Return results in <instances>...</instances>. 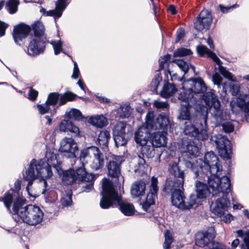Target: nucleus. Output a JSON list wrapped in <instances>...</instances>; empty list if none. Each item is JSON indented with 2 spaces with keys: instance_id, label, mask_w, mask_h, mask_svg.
<instances>
[{
  "instance_id": "nucleus-1",
  "label": "nucleus",
  "mask_w": 249,
  "mask_h": 249,
  "mask_svg": "<svg viewBox=\"0 0 249 249\" xmlns=\"http://www.w3.org/2000/svg\"><path fill=\"white\" fill-rule=\"evenodd\" d=\"M102 197L100 205L103 209H107L117 202L121 212L125 215L130 216L134 213L133 205L129 203L123 201L115 191L112 183L107 179L103 180L102 184Z\"/></svg>"
},
{
  "instance_id": "nucleus-2",
  "label": "nucleus",
  "mask_w": 249,
  "mask_h": 249,
  "mask_svg": "<svg viewBox=\"0 0 249 249\" xmlns=\"http://www.w3.org/2000/svg\"><path fill=\"white\" fill-rule=\"evenodd\" d=\"M51 167L42 160L37 162L35 160H33L28 169L23 175L24 178L28 181L27 190L29 189V186L32 184L33 181L37 177L42 178L51 177L53 174Z\"/></svg>"
},
{
  "instance_id": "nucleus-3",
  "label": "nucleus",
  "mask_w": 249,
  "mask_h": 249,
  "mask_svg": "<svg viewBox=\"0 0 249 249\" xmlns=\"http://www.w3.org/2000/svg\"><path fill=\"white\" fill-rule=\"evenodd\" d=\"M80 160L83 164H89L96 171L102 169L105 164L103 154L94 146L83 149L80 152Z\"/></svg>"
},
{
  "instance_id": "nucleus-4",
  "label": "nucleus",
  "mask_w": 249,
  "mask_h": 249,
  "mask_svg": "<svg viewBox=\"0 0 249 249\" xmlns=\"http://www.w3.org/2000/svg\"><path fill=\"white\" fill-rule=\"evenodd\" d=\"M220 172L216 174H202L201 177L205 180L207 179L209 187L212 190L213 195L222 194L223 195L229 193L231 191V183L229 178L223 176L220 178L218 176Z\"/></svg>"
},
{
  "instance_id": "nucleus-5",
  "label": "nucleus",
  "mask_w": 249,
  "mask_h": 249,
  "mask_svg": "<svg viewBox=\"0 0 249 249\" xmlns=\"http://www.w3.org/2000/svg\"><path fill=\"white\" fill-rule=\"evenodd\" d=\"M203 99L209 107V112L212 116L218 123L229 118L227 112L221 108L220 102L217 95L213 91L205 92Z\"/></svg>"
},
{
  "instance_id": "nucleus-6",
  "label": "nucleus",
  "mask_w": 249,
  "mask_h": 249,
  "mask_svg": "<svg viewBox=\"0 0 249 249\" xmlns=\"http://www.w3.org/2000/svg\"><path fill=\"white\" fill-rule=\"evenodd\" d=\"M43 213L37 206L29 205L21 208L18 212V217L21 220L30 225H36L43 220Z\"/></svg>"
},
{
  "instance_id": "nucleus-7",
  "label": "nucleus",
  "mask_w": 249,
  "mask_h": 249,
  "mask_svg": "<svg viewBox=\"0 0 249 249\" xmlns=\"http://www.w3.org/2000/svg\"><path fill=\"white\" fill-rule=\"evenodd\" d=\"M196 163L201 170L202 174H216L221 172V166L218 163V159L213 152L207 153L204 157V160L199 159L196 160Z\"/></svg>"
},
{
  "instance_id": "nucleus-8",
  "label": "nucleus",
  "mask_w": 249,
  "mask_h": 249,
  "mask_svg": "<svg viewBox=\"0 0 249 249\" xmlns=\"http://www.w3.org/2000/svg\"><path fill=\"white\" fill-rule=\"evenodd\" d=\"M5 206L8 211L18 216V212L25 203L26 200L19 195L10 193H5L1 197Z\"/></svg>"
},
{
  "instance_id": "nucleus-9",
  "label": "nucleus",
  "mask_w": 249,
  "mask_h": 249,
  "mask_svg": "<svg viewBox=\"0 0 249 249\" xmlns=\"http://www.w3.org/2000/svg\"><path fill=\"white\" fill-rule=\"evenodd\" d=\"M132 136V128L124 122H119L114 126L113 136L117 147L125 145Z\"/></svg>"
},
{
  "instance_id": "nucleus-10",
  "label": "nucleus",
  "mask_w": 249,
  "mask_h": 249,
  "mask_svg": "<svg viewBox=\"0 0 249 249\" xmlns=\"http://www.w3.org/2000/svg\"><path fill=\"white\" fill-rule=\"evenodd\" d=\"M197 51L200 56L207 55L211 58L218 65V70L220 73L225 78L231 81L235 80L232 78V75L231 72L228 71L224 67L221 65V61L215 53L208 50V49L204 45H200L197 47Z\"/></svg>"
},
{
  "instance_id": "nucleus-11",
  "label": "nucleus",
  "mask_w": 249,
  "mask_h": 249,
  "mask_svg": "<svg viewBox=\"0 0 249 249\" xmlns=\"http://www.w3.org/2000/svg\"><path fill=\"white\" fill-rule=\"evenodd\" d=\"M59 151L69 158H75L79 151V148L74 139L65 137L60 142Z\"/></svg>"
},
{
  "instance_id": "nucleus-12",
  "label": "nucleus",
  "mask_w": 249,
  "mask_h": 249,
  "mask_svg": "<svg viewBox=\"0 0 249 249\" xmlns=\"http://www.w3.org/2000/svg\"><path fill=\"white\" fill-rule=\"evenodd\" d=\"M231 107L233 112L238 108L245 113L247 122H249V95H240L238 97H234L231 102Z\"/></svg>"
},
{
  "instance_id": "nucleus-13",
  "label": "nucleus",
  "mask_w": 249,
  "mask_h": 249,
  "mask_svg": "<svg viewBox=\"0 0 249 249\" xmlns=\"http://www.w3.org/2000/svg\"><path fill=\"white\" fill-rule=\"evenodd\" d=\"M207 112L202 116L203 124L201 125L200 132L194 125L190 124L186 125L184 129V133L185 135L196 138L197 139L205 140L207 139Z\"/></svg>"
},
{
  "instance_id": "nucleus-14",
  "label": "nucleus",
  "mask_w": 249,
  "mask_h": 249,
  "mask_svg": "<svg viewBox=\"0 0 249 249\" xmlns=\"http://www.w3.org/2000/svg\"><path fill=\"white\" fill-rule=\"evenodd\" d=\"M213 21L211 13L206 9H203L196 17L194 22L195 28L198 31L209 29Z\"/></svg>"
},
{
  "instance_id": "nucleus-15",
  "label": "nucleus",
  "mask_w": 249,
  "mask_h": 249,
  "mask_svg": "<svg viewBox=\"0 0 249 249\" xmlns=\"http://www.w3.org/2000/svg\"><path fill=\"white\" fill-rule=\"evenodd\" d=\"M213 138L220 156L223 159L229 158L231 147L228 139L221 134L215 135Z\"/></svg>"
},
{
  "instance_id": "nucleus-16",
  "label": "nucleus",
  "mask_w": 249,
  "mask_h": 249,
  "mask_svg": "<svg viewBox=\"0 0 249 249\" xmlns=\"http://www.w3.org/2000/svg\"><path fill=\"white\" fill-rule=\"evenodd\" d=\"M122 160L119 156H113L107 163L108 175L112 178H119L121 174V164Z\"/></svg>"
},
{
  "instance_id": "nucleus-17",
  "label": "nucleus",
  "mask_w": 249,
  "mask_h": 249,
  "mask_svg": "<svg viewBox=\"0 0 249 249\" xmlns=\"http://www.w3.org/2000/svg\"><path fill=\"white\" fill-rule=\"evenodd\" d=\"M182 89L190 90L194 95V93L205 91L206 87L201 78H194L183 82Z\"/></svg>"
},
{
  "instance_id": "nucleus-18",
  "label": "nucleus",
  "mask_w": 249,
  "mask_h": 249,
  "mask_svg": "<svg viewBox=\"0 0 249 249\" xmlns=\"http://www.w3.org/2000/svg\"><path fill=\"white\" fill-rule=\"evenodd\" d=\"M230 205V201L224 196L219 198L213 202L211 205V212L217 216L221 217L227 210V208Z\"/></svg>"
},
{
  "instance_id": "nucleus-19",
  "label": "nucleus",
  "mask_w": 249,
  "mask_h": 249,
  "mask_svg": "<svg viewBox=\"0 0 249 249\" xmlns=\"http://www.w3.org/2000/svg\"><path fill=\"white\" fill-rule=\"evenodd\" d=\"M214 230L212 228L207 232H198L196 235V244L201 248L210 243L214 237Z\"/></svg>"
},
{
  "instance_id": "nucleus-20",
  "label": "nucleus",
  "mask_w": 249,
  "mask_h": 249,
  "mask_svg": "<svg viewBox=\"0 0 249 249\" xmlns=\"http://www.w3.org/2000/svg\"><path fill=\"white\" fill-rule=\"evenodd\" d=\"M31 30V27L25 24L20 23L14 27L13 36L16 43H18L23 39L25 38Z\"/></svg>"
},
{
  "instance_id": "nucleus-21",
  "label": "nucleus",
  "mask_w": 249,
  "mask_h": 249,
  "mask_svg": "<svg viewBox=\"0 0 249 249\" xmlns=\"http://www.w3.org/2000/svg\"><path fill=\"white\" fill-rule=\"evenodd\" d=\"M150 132L144 125L139 126L134 133L135 142L141 146L145 145L149 138Z\"/></svg>"
},
{
  "instance_id": "nucleus-22",
  "label": "nucleus",
  "mask_w": 249,
  "mask_h": 249,
  "mask_svg": "<svg viewBox=\"0 0 249 249\" xmlns=\"http://www.w3.org/2000/svg\"><path fill=\"white\" fill-rule=\"evenodd\" d=\"M183 182L184 179L182 178H170L167 179L164 189L166 192L171 194L175 192L181 191L183 189Z\"/></svg>"
},
{
  "instance_id": "nucleus-23",
  "label": "nucleus",
  "mask_w": 249,
  "mask_h": 249,
  "mask_svg": "<svg viewBox=\"0 0 249 249\" xmlns=\"http://www.w3.org/2000/svg\"><path fill=\"white\" fill-rule=\"evenodd\" d=\"M181 152L184 157L191 158L192 157L197 156L199 153L198 147L191 142H183Z\"/></svg>"
},
{
  "instance_id": "nucleus-24",
  "label": "nucleus",
  "mask_w": 249,
  "mask_h": 249,
  "mask_svg": "<svg viewBox=\"0 0 249 249\" xmlns=\"http://www.w3.org/2000/svg\"><path fill=\"white\" fill-rule=\"evenodd\" d=\"M44 47L41 45L38 39L34 38L30 42L27 48V53L30 55L34 56L43 52Z\"/></svg>"
},
{
  "instance_id": "nucleus-25",
  "label": "nucleus",
  "mask_w": 249,
  "mask_h": 249,
  "mask_svg": "<svg viewBox=\"0 0 249 249\" xmlns=\"http://www.w3.org/2000/svg\"><path fill=\"white\" fill-rule=\"evenodd\" d=\"M199 203V200H198L197 197L195 195H191L188 198H185L184 196L180 209L189 210L197 206Z\"/></svg>"
},
{
  "instance_id": "nucleus-26",
  "label": "nucleus",
  "mask_w": 249,
  "mask_h": 249,
  "mask_svg": "<svg viewBox=\"0 0 249 249\" xmlns=\"http://www.w3.org/2000/svg\"><path fill=\"white\" fill-rule=\"evenodd\" d=\"M66 1V0H58L56 1L55 9L47 11L46 16H53L55 18L60 17L67 6Z\"/></svg>"
},
{
  "instance_id": "nucleus-27",
  "label": "nucleus",
  "mask_w": 249,
  "mask_h": 249,
  "mask_svg": "<svg viewBox=\"0 0 249 249\" xmlns=\"http://www.w3.org/2000/svg\"><path fill=\"white\" fill-rule=\"evenodd\" d=\"M59 128L61 131H69L74 134L76 136L80 135L79 128L69 120H64L62 121L59 124Z\"/></svg>"
},
{
  "instance_id": "nucleus-28",
  "label": "nucleus",
  "mask_w": 249,
  "mask_h": 249,
  "mask_svg": "<svg viewBox=\"0 0 249 249\" xmlns=\"http://www.w3.org/2000/svg\"><path fill=\"white\" fill-rule=\"evenodd\" d=\"M145 183L142 181H137L133 183L131 187V194L133 197H136L144 194Z\"/></svg>"
},
{
  "instance_id": "nucleus-29",
  "label": "nucleus",
  "mask_w": 249,
  "mask_h": 249,
  "mask_svg": "<svg viewBox=\"0 0 249 249\" xmlns=\"http://www.w3.org/2000/svg\"><path fill=\"white\" fill-rule=\"evenodd\" d=\"M84 165L82 164L81 166L75 171L76 180L81 181H93L94 178L93 175L87 173Z\"/></svg>"
},
{
  "instance_id": "nucleus-30",
  "label": "nucleus",
  "mask_w": 249,
  "mask_h": 249,
  "mask_svg": "<svg viewBox=\"0 0 249 249\" xmlns=\"http://www.w3.org/2000/svg\"><path fill=\"white\" fill-rule=\"evenodd\" d=\"M151 142L152 145L155 147L164 146L166 144V137L161 132H156L152 136Z\"/></svg>"
},
{
  "instance_id": "nucleus-31",
  "label": "nucleus",
  "mask_w": 249,
  "mask_h": 249,
  "mask_svg": "<svg viewBox=\"0 0 249 249\" xmlns=\"http://www.w3.org/2000/svg\"><path fill=\"white\" fill-rule=\"evenodd\" d=\"M157 129L167 130L170 127V121L168 117L164 114H160L156 118Z\"/></svg>"
},
{
  "instance_id": "nucleus-32",
  "label": "nucleus",
  "mask_w": 249,
  "mask_h": 249,
  "mask_svg": "<svg viewBox=\"0 0 249 249\" xmlns=\"http://www.w3.org/2000/svg\"><path fill=\"white\" fill-rule=\"evenodd\" d=\"M157 122L156 119L154 118L153 111H149L145 116V122L144 126L149 130L157 129Z\"/></svg>"
},
{
  "instance_id": "nucleus-33",
  "label": "nucleus",
  "mask_w": 249,
  "mask_h": 249,
  "mask_svg": "<svg viewBox=\"0 0 249 249\" xmlns=\"http://www.w3.org/2000/svg\"><path fill=\"white\" fill-rule=\"evenodd\" d=\"M177 91L175 85L166 82L163 87L160 95L164 98H168L173 95Z\"/></svg>"
},
{
  "instance_id": "nucleus-34",
  "label": "nucleus",
  "mask_w": 249,
  "mask_h": 249,
  "mask_svg": "<svg viewBox=\"0 0 249 249\" xmlns=\"http://www.w3.org/2000/svg\"><path fill=\"white\" fill-rule=\"evenodd\" d=\"M196 191L197 193V198L199 200L200 198L206 197V196L209 194L210 190L208 186L200 181L196 182Z\"/></svg>"
},
{
  "instance_id": "nucleus-35",
  "label": "nucleus",
  "mask_w": 249,
  "mask_h": 249,
  "mask_svg": "<svg viewBox=\"0 0 249 249\" xmlns=\"http://www.w3.org/2000/svg\"><path fill=\"white\" fill-rule=\"evenodd\" d=\"M55 152H56V150L54 149H48L45 157V160H47V163H46L53 167H55L58 163Z\"/></svg>"
},
{
  "instance_id": "nucleus-36",
  "label": "nucleus",
  "mask_w": 249,
  "mask_h": 249,
  "mask_svg": "<svg viewBox=\"0 0 249 249\" xmlns=\"http://www.w3.org/2000/svg\"><path fill=\"white\" fill-rule=\"evenodd\" d=\"M89 123L93 126L98 127H102L107 124V119L102 115L91 117Z\"/></svg>"
},
{
  "instance_id": "nucleus-37",
  "label": "nucleus",
  "mask_w": 249,
  "mask_h": 249,
  "mask_svg": "<svg viewBox=\"0 0 249 249\" xmlns=\"http://www.w3.org/2000/svg\"><path fill=\"white\" fill-rule=\"evenodd\" d=\"M171 201L172 204L176 207L180 209L183 200L184 198V196L182 191H178L171 194Z\"/></svg>"
},
{
  "instance_id": "nucleus-38",
  "label": "nucleus",
  "mask_w": 249,
  "mask_h": 249,
  "mask_svg": "<svg viewBox=\"0 0 249 249\" xmlns=\"http://www.w3.org/2000/svg\"><path fill=\"white\" fill-rule=\"evenodd\" d=\"M183 89V91L179 93L178 98L179 100L187 103V105H190V103L195 101L193 99L194 95L190 90L185 89Z\"/></svg>"
},
{
  "instance_id": "nucleus-39",
  "label": "nucleus",
  "mask_w": 249,
  "mask_h": 249,
  "mask_svg": "<svg viewBox=\"0 0 249 249\" xmlns=\"http://www.w3.org/2000/svg\"><path fill=\"white\" fill-rule=\"evenodd\" d=\"M169 171L174 176V178H182L184 179V173L180 170L177 162L174 161L169 164Z\"/></svg>"
},
{
  "instance_id": "nucleus-40",
  "label": "nucleus",
  "mask_w": 249,
  "mask_h": 249,
  "mask_svg": "<svg viewBox=\"0 0 249 249\" xmlns=\"http://www.w3.org/2000/svg\"><path fill=\"white\" fill-rule=\"evenodd\" d=\"M62 180L66 184H71L76 180L75 171L70 169L65 172L62 177Z\"/></svg>"
},
{
  "instance_id": "nucleus-41",
  "label": "nucleus",
  "mask_w": 249,
  "mask_h": 249,
  "mask_svg": "<svg viewBox=\"0 0 249 249\" xmlns=\"http://www.w3.org/2000/svg\"><path fill=\"white\" fill-rule=\"evenodd\" d=\"M157 193L150 192L147 195L145 202L142 205V207L145 211H147L148 208L152 205L155 203L157 199Z\"/></svg>"
},
{
  "instance_id": "nucleus-42",
  "label": "nucleus",
  "mask_w": 249,
  "mask_h": 249,
  "mask_svg": "<svg viewBox=\"0 0 249 249\" xmlns=\"http://www.w3.org/2000/svg\"><path fill=\"white\" fill-rule=\"evenodd\" d=\"M65 116L68 119L78 121L82 120L83 118V116L80 111L75 108L71 109L69 112L66 113Z\"/></svg>"
},
{
  "instance_id": "nucleus-43",
  "label": "nucleus",
  "mask_w": 249,
  "mask_h": 249,
  "mask_svg": "<svg viewBox=\"0 0 249 249\" xmlns=\"http://www.w3.org/2000/svg\"><path fill=\"white\" fill-rule=\"evenodd\" d=\"M110 138L109 132L107 130H105L99 133L98 140L100 145L107 146Z\"/></svg>"
},
{
  "instance_id": "nucleus-44",
  "label": "nucleus",
  "mask_w": 249,
  "mask_h": 249,
  "mask_svg": "<svg viewBox=\"0 0 249 249\" xmlns=\"http://www.w3.org/2000/svg\"><path fill=\"white\" fill-rule=\"evenodd\" d=\"M32 28L36 36H40L43 35L45 29L44 25L41 22H35L33 24Z\"/></svg>"
},
{
  "instance_id": "nucleus-45",
  "label": "nucleus",
  "mask_w": 249,
  "mask_h": 249,
  "mask_svg": "<svg viewBox=\"0 0 249 249\" xmlns=\"http://www.w3.org/2000/svg\"><path fill=\"white\" fill-rule=\"evenodd\" d=\"M77 95L72 92H66L60 97V104L61 106L65 104L68 101L74 100Z\"/></svg>"
},
{
  "instance_id": "nucleus-46",
  "label": "nucleus",
  "mask_w": 249,
  "mask_h": 249,
  "mask_svg": "<svg viewBox=\"0 0 249 249\" xmlns=\"http://www.w3.org/2000/svg\"><path fill=\"white\" fill-rule=\"evenodd\" d=\"M164 242L163 244V247L165 249H169L170 248L171 244L174 241V239L171 233L167 231L164 233Z\"/></svg>"
},
{
  "instance_id": "nucleus-47",
  "label": "nucleus",
  "mask_w": 249,
  "mask_h": 249,
  "mask_svg": "<svg viewBox=\"0 0 249 249\" xmlns=\"http://www.w3.org/2000/svg\"><path fill=\"white\" fill-rule=\"evenodd\" d=\"M188 105H185L181 107L178 118L180 120H188L190 119V113L189 111Z\"/></svg>"
},
{
  "instance_id": "nucleus-48",
  "label": "nucleus",
  "mask_w": 249,
  "mask_h": 249,
  "mask_svg": "<svg viewBox=\"0 0 249 249\" xmlns=\"http://www.w3.org/2000/svg\"><path fill=\"white\" fill-rule=\"evenodd\" d=\"M18 2L17 0H10L6 4L7 10L10 14L15 13L18 10Z\"/></svg>"
},
{
  "instance_id": "nucleus-49",
  "label": "nucleus",
  "mask_w": 249,
  "mask_h": 249,
  "mask_svg": "<svg viewBox=\"0 0 249 249\" xmlns=\"http://www.w3.org/2000/svg\"><path fill=\"white\" fill-rule=\"evenodd\" d=\"M59 98V94L57 92L51 93L48 96L46 102L49 105H55Z\"/></svg>"
},
{
  "instance_id": "nucleus-50",
  "label": "nucleus",
  "mask_w": 249,
  "mask_h": 249,
  "mask_svg": "<svg viewBox=\"0 0 249 249\" xmlns=\"http://www.w3.org/2000/svg\"><path fill=\"white\" fill-rule=\"evenodd\" d=\"M50 44L53 47L55 54L57 55L61 52L63 43L61 40H52Z\"/></svg>"
},
{
  "instance_id": "nucleus-51",
  "label": "nucleus",
  "mask_w": 249,
  "mask_h": 249,
  "mask_svg": "<svg viewBox=\"0 0 249 249\" xmlns=\"http://www.w3.org/2000/svg\"><path fill=\"white\" fill-rule=\"evenodd\" d=\"M153 105L157 109L160 110L168 109L169 107L167 102H162L158 100L154 101Z\"/></svg>"
},
{
  "instance_id": "nucleus-52",
  "label": "nucleus",
  "mask_w": 249,
  "mask_h": 249,
  "mask_svg": "<svg viewBox=\"0 0 249 249\" xmlns=\"http://www.w3.org/2000/svg\"><path fill=\"white\" fill-rule=\"evenodd\" d=\"M185 166L187 168H190L195 173V177L196 178L199 176V173L201 175V170H199L196 167V166L191 161H186L185 162Z\"/></svg>"
},
{
  "instance_id": "nucleus-53",
  "label": "nucleus",
  "mask_w": 249,
  "mask_h": 249,
  "mask_svg": "<svg viewBox=\"0 0 249 249\" xmlns=\"http://www.w3.org/2000/svg\"><path fill=\"white\" fill-rule=\"evenodd\" d=\"M173 62L177 64L178 67L184 72L185 73L188 72L189 70V65L186 63L183 60H176L173 61Z\"/></svg>"
},
{
  "instance_id": "nucleus-54",
  "label": "nucleus",
  "mask_w": 249,
  "mask_h": 249,
  "mask_svg": "<svg viewBox=\"0 0 249 249\" xmlns=\"http://www.w3.org/2000/svg\"><path fill=\"white\" fill-rule=\"evenodd\" d=\"M191 53V51L190 50L183 48H181L178 49L176 52H175L174 53V56L175 57H181L185 55H190Z\"/></svg>"
},
{
  "instance_id": "nucleus-55",
  "label": "nucleus",
  "mask_w": 249,
  "mask_h": 249,
  "mask_svg": "<svg viewBox=\"0 0 249 249\" xmlns=\"http://www.w3.org/2000/svg\"><path fill=\"white\" fill-rule=\"evenodd\" d=\"M236 232L239 236L243 237L247 249H249V231L244 233L243 231L238 230Z\"/></svg>"
},
{
  "instance_id": "nucleus-56",
  "label": "nucleus",
  "mask_w": 249,
  "mask_h": 249,
  "mask_svg": "<svg viewBox=\"0 0 249 249\" xmlns=\"http://www.w3.org/2000/svg\"><path fill=\"white\" fill-rule=\"evenodd\" d=\"M227 114L229 116V115L227 113ZM229 119V117L227 119V120ZM225 120H224L221 123H218L217 121H216V122H217V124H221L222 128L225 132H231L233 131V129H234L233 125L231 123H229V122H227L226 123H223V122H224ZM226 120H227V119Z\"/></svg>"
},
{
  "instance_id": "nucleus-57",
  "label": "nucleus",
  "mask_w": 249,
  "mask_h": 249,
  "mask_svg": "<svg viewBox=\"0 0 249 249\" xmlns=\"http://www.w3.org/2000/svg\"><path fill=\"white\" fill-rule=\"evenodd\" d=\"M61 204L63 206H68L72 203L71 196L70 193L65 195L60 200Z\"/></svg>"
},
{
  "instance_id": "nucleus-58",
  "label": "nucleus",
  "mask_w": 249,
  "mask_h": 249,
  "mask_svg": "<svg viewBox=\"0 0 249 249\" xmlns=\"http://www.w3.org/2000/svg\"><path fill=\"white\" fill-rule=\"evenodd\" d=\"M161 80H162V77H161L160 74H157L155 75L154 78L153 79V80L151 83V87H153L152 89L154 91L157 90V89L161 81Z\"/></svg>"
},
{
  "instance_id": "nucleus-59",
  "label": "nucleus",
  "mask_w": 249,
  "mask_h": 249,
  "mask_svg": "<svg viewBox=\"0 0 249 249\" xmlns=\"http://www.w3.org/2000/svg\"><path fill=\"white\" fill-rule=\"evenodd\" d=\"M49 106L50 105L46 102L44 104L37 105V107L39 113L41 114H44L49 111L50 109Z\"/></svg>"
},
{
  "instance_id": "nucleus-60",
  "label": "nucleus",
  "mask_w": 249,
  "mask_h": 249,
  "mask_svg": "<svg viewBox=\"0 0 249 249\" xmlns=\"http://www.w3.org/2000/svg\"><path fill=\"white\" fill-rule=\"evenodd\" d=\"M158 179L156 178L152 177L150 185V191L157 193L158 191Z\"/></svg>"
},
{
  "instance_id": "nucleus-61",
  "label": "nucleus",
  "mask_w": 249,
  "mask_h": 249,
  "mask_svg": "<svg viewBox=\"0 0 249 249\" xmlns=\"http://www.w3.org/2000/svg\"><path fill=\"white\" fill-rule=\"evenodd\" d=\"M129 107H122L119 109L120 116L122 118L127 117L130 115Z\"/></svg>"
},
{
  "instance_id": "nucleus-62",
  "label": "nucleus",
  "mask_w": 249,
  "mask_h": 249,
  "mask_svg": "<svg viewBox=\"0 0 249 249\" xmlns=\"http://www.w3.org/2000/svg\"><path fill=\"white\" fill-rule=\"evenodd\" d=\"M171 58L170 55L166 54L163 57H161L159 60L160 69H162L164 67V65Z\"/></svg>"
},
{
  "instance_id": "nucleus-63",
  "label": "nucleus",
  "mask_w": 249,
  "mask_h": 249,
  "mask_svg": "<svg viewBox=\"0 0 249 249\" xmlns=\"http://www.w3.org/2000/svg\"><path fill=\"white\" fill-rule=\"evenodd\" d=\"M29 99L32 101H35L36 100L37 96H38V92L35 89H33L32 88H30L29 91Z\"/></svg>"
},
{
  "instance_id": "nucleus-64",
  "label": "nucleus",
  "mask_w": 249,
  "mask_h": 249,
  "mask_svg": "<svg viewBox=\"0 0 249 249\" xmlns=\"http://www.w3.org/2000/svg\"><path fill=\"white\" fill-rule=\"evenodd\" d=\"M222 80V77L218 73H215L213 75V83L218 86L221 84Z\"/></svg>"
}]
</instances>
